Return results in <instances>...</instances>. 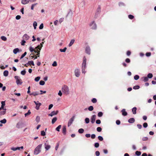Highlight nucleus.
I'll return each instance as SVG.
<instances>
[{
  "mask_svg": "<svg viewBox=\"0 0 156 156\" xmlns=\"http://www.w3.org/2000/svg\"><path fill=\"white\" fill-rule=\"evenodd\" d=\"M43 27H44L43 24V23H42L40 25L39 27V28L40 29H42L43 28Z\"/></svg>",
  "mask_w": 156,
  "mask_h": 156,
  "instance_id": "58",
  "label": "nucleus"
},
{
  "mask_svg": "<svg viewBox=\"0 0 156 156\" xmlns=\"http://www.w3.org/2000/svg\"><path fill=\"white\" fill-rule=\"evenodd\" d=\"M57 118L56 117H54L52 120L51 123L54 124L57 121Z\"/></svg>",
  "mask_w": 156,
  "mask_h": 156,
  "instance_id": "24",
  "label": "nucleus"
},
{
  "mask_svg": "<svg viewBox=\"0 0 156 156\" xmlns=\"http://www.w3.org/2000/svg\"><path fill=\"white\" fill-rule=\"evenodd\" d=\"M129 18L130 19H132L134 18V16L131 15H129L128 16Z\"/></svg>",
  "mask_w": 156,
  "mask_h": 156,
  "instance_id": "56",
  "label": "nucleus"
},
{
  "mask_svg": "<svg viewBox=\"0 0 156 156\" xmlns=\"http://www.w3.org/2000/svg\"><path fill=\"white\" fill-rule=\"evenodd\" d=\"M103 113L102 112H99L98 114V115L99 117H101L103 115Z\"/></svg>",
  "mask_w": 156,
  "mask_h": 156,
  "instance_id": "36",
  "label": "nucleus"
},
{
  "mask_svg": "<svg viewBox=\"0 0 156 156\" xmlns=\"http://www.w3.org/2000/svg\"><path fill=\"white\" fill-rule=\"evenodd\" d=\"M29 50L31 52H32L34 51V49L31 46L29 48Z\"/></svg>",
  "mask_w": 156,
  "mask_h": 156,
  "instance_id": "54",
  "label": "nucleus"
},
{
  "mask_svg": "<svg viewBox=\"0 0 156 156\" xmlns=\"http://www.w3.org/2000/svg\"><path fill=\"white\" fill-rule=\"evenodd\" d=\"M151 52H147L146 54V55L147 57L150 56L151 55Z\"/></svg>",
  "mask_w": 156,
  "mask_h": 156,
  "instance_id": "62",
  "label": "nucleus"
},
{
  "mask_svg": "<svg viewBox=\"0 0 156 156\" xmlns=\"http://www.w3.org/2000/svg\"><path fill=\"white\" fill-rule=\"evenodd\" d=\"M4 111H2L0 112V114L1 115H4L5 113V112H6L5 110L6 109H4Z\"/></svg>",
  "mask_w": 156,
  "mask_h": 156,
  "instance_id": "37",
  "label": "nucleus"
},
{
  "mask_svg": "<svg viewBox=\"0 0 156 156\" xmlns=\"http://www.w3.org/2000/svg\"><path fill=\"white\" fill-rule=\"evenodd\" d=\"M42 147V144H40L37 146L35 148L34 154L35 155H37L41 153V148Z\"/></svg>",
  "mask_w": 156,
  "mask_h": 156,
  "instance_id": "1",
  "label": "nucleus"
},
{
  "mask_svg": "<svg viewBox=\"0 0 156 156\" xmlns=\"http://www.w3.org/2000/svg\"><path fill=\"white\" fill-rule=\"evenodd\" d=\"M95 154L96 156H99L100 155V152L98 151H97L95 152Z\"/></svg>",
  "mask_w": 156,
  "mask_h": 156,
  "instance_id": "63",
  "label": "nucleus"
},
{
  "mask_svg": "<svg viewBox=\"0 0 156 156\" xmlns=\"http://www.w3.org/2000/svg\"><path fill=\"white\" fill-rule=\"evenodd\" d=\"M62 91L63 94L67 95L69 94L70 90L69 87L66 85L63 86L62 88Z\"/></svg>",
  "mask_w": 156,
  "mask_h": 156,
  "instance_id": "2",
  "label": "nucleus"
},
{
  "mask_svg": "<svg viewBox=\"0 0 156 156\" xmlns=\"http://www.w3.org/2000/svg\"><path fill=\"white\" fill-rule=\"evenodd\" d=\"M39 84L40 85H43L44 84H45V82L44 81H43V80H41L40 81V82H39Z\"/></svg>",
  "mask_w": 156,
  "mask_h": 156,
  "instance_id": "44",
  "label": "nucleus"
},
{
  "mask_svg": "<svg viewBox=\"0 0 156 156\" xmlns=\"http://www.w3.org/2000/svg\"><path fill=\"white\" fill-rule=\"evenodd\" d=\"M102 130V129L100 127H98L97 128V130L98 132H100Z\"/></svg>",
  "mask_w": 156,
  "mask_h": 156,
  "instance_id": "53",
  "label": "nucleus"
},
{
  "mask_svg": "<svg viewBox=\"0 0 156 156\" xmlns=\"http://www.w3.org/2000/svg\"><path fill=\"white\" fill-rule=\"evenodd\" d=\"M46 133L44 130L41 131V135L42 136H44L45 135Z\"/></svg>",
  "mask_w": 156,
  "mask_h": 156,
  "instance_id": "50",
  "label": "nucleus"
},
{
  "mask_svg": "<svg viewBox=\"0 0 156 156\" xmlns=\"http://www.w3.org/2000/svg\"><path fill=\"white\" fill-rule=\"evenodd\" d=\"M84 130L83 129L81 128L78 130V132L80 133H83Z\"/></svg>",
  "mask_w": 156,
  "mask_h": 156,
  "instance_id": "30",
  "label": "nucleus"
},
{
  "mask_svg": "<svg viewBox=\"0 0 156 156\" xmlns=\"http://www.w3.org/2000/svg\"><path fill=\"white\" fill-rule=\"evenodd\" d=\"M101 12V7L100 6H99L97 8L96 10V12L95 13V16L96 18L98 14H99Z\"/></svg>",
  "mask_w": 156,
  "mask_h": 156,
  "instance_id": "9",
  "label": "nucleus"
},
{
  "mask_svg": "<svg viewBox=\"0 0 156 156\" xmlns=\"http://www.w3.org/2000/svg\"><path fill=\"white\" fill-rule=\"evenodd\" d=\"M90 26L91 27V28L95 29L97 28V26L94 21H92L90 24Z\"/></svg>",
  "mask_w": 156,
  "mask_h": 156,
  "instance_id": "7",
  "label": "nucleus"
},
{
  "mask_svg": "<svg viewBox=\"0 0 156 156\" xmlns=\"http://www.w3.org/2000/svg\"><path fill=\"white\" fill-rule=\"evenodd\" d=\"M143 81L144 82H147L148 81V79L147 77H144L142 78Z\"/></svg>",
  "mask_w": 156,
  "mask_h": 156,
  "instance_id": "28",
  "label": "nucleus"
},
{
  "mask_svg": "<svg viewBox=\"0 0 156 156\" xmlns=\"http://www.w3.org/2000/svg\"><path fill=\"white\" fill-rule=\"evenodd\" d=\"M75 118V115H73L69 120L68 123V127L70 126L73 123Z\"/></svg>",
  "mask_w": 156,
  "mask_h": 156,
  "instance_id": "4",
  "label": "nucleus"
},
{
  "mask_svg": "<svg viewBox=\"0 0 156 156\" xmlns=\"http://www.w3.org/2000/svg\"><path fill=\"white\" fill-rule=\"evenodd\" d=\"M85 51L87 54L89 55L90 54V47L89 46L87 47L86 48Z\"/></svg>",
  "mask_w": 156,
  "mask_h": 156,
  "instance_id": "14",
  "label": "nucleus"
},
{
  "mask_svg": "<svg viewBox=\"0 0 156 156\" xmlns=\"http://www.w3.org/2000/svg\"><path fill=\"white\" fill-rule=\"evenodd\" d=\"M33 26L34 27V29H36V27L37 26V23L36 22L34 21L33 24Z\"/></svg>",
  "mask_w": 156,
  "mask_h": 156,
  "instance_id": "27",
  "label": "nucleus"
},
{
  "mask_svg": "<svg viewBox=\"0 0 156 156\" xmlns=\"http://www.w3.org/2000/svg\"><path fill=\"white\" fill-rule=\"evenodd\" d=\"M75 75L77 77H79L80 74V70L78 69H76L74 71Z\"/></svg>",
  "mask_w": 156,
  "mask_h": 156,
  "instance_id": "6",
  "label": "nucleus"
},
{
  "mask_svg": "<svg viewBox=\"0 0 156 156\" xmlns=\"http://www.w3.org/2000/svg\"><path fill=\"white\" fill-rule=\"evenodd\" d=\"M137 156H140L141 154V153L140 151H136L135 152Z\"/></svg>",
  "mask_w": 156,
  "mask_h": 156,
  "instance_id": "38",
  "label": "nucleus"
},
{
  "mask_svg": "<svg viewBox=\"0 0 156 156\" xmlns=\"http://www.w3.org/2000/svg\"><path fill=\"white\" fill-rule=\"evenodd\" d=\"M86 68L83 67H81V71L83 73H85L86 72L85 71V69Z\"/></svg>",
  "mask_w": 156,
  "mask_h": 156,
  "instance_id": "34",
  "label": "nucleus"
},
{
  "mask_svg": "<svg viewBox=\"0 0 156 156\" xmlns=\"http://www.w3.org/2000/svg\"><path fill=\"white\" fill-rule=\"evenodd\" d=\"M31 112H30V110H29L28 112L26 113H25L24 115L25 117L27 116V115H30L31 114Z\"/></svg>",
  "mask_w": 156,
  "mask_h": 156,
  "instance_id": "41",
  "label": "nucleus"
},
{
  "mask_svg": "<svg viewBox=\"0 0 156 156\" xmlns=\"http://www.w3.org/2000/svg\"><path fill=\"white\" fill-rule=\"evenodd\" d=\"M92 102L94 103H96L97 101V99L95 98H93L91 100Z\"/></svg>",
  "mask_w": 156,
  "mask_h": 156,
  "instance_id": "48",
  "label": "nucleus"
},
{
  "mask_svg": "<svg viewBox=\"0 0 156 156\" xmlns=\"http://www.w3.org/2000/svg\"><path fill=\"white\" fill-rule=\"evenodd\" d=\"M96 118V115H94L92 116L90 120L92 124L94 123L95 122Z\"/></svg>",
  "mask_w": 156,
  "mask_h": 156,
  "instance_id": "11",
  "label": "nucleus"
},
{
  "mask_svg": "<svg viewBox=\"0 0 156 156\" xmlns=\"http://www.w3.org/2000/svg\"><path fill=\"white\" fill-rule=\"evenodd\" d=\"M9 72L7 70H5L3 72V75L5 76H8Z\"/></svg>",
  "mask_w": 156,
  "mask_h": 156,
  "instance_id": "25",
  "label": "nucleus"
},
{
  "mask_svg": "<svg viewBox=\"0 0 156 156\" xmlns=\"http://www.w3.org/2000/svg\"><path fill=\"white\" fill-rule=\"evenodd\" d=\"M58 112V111H53L51 112L50 114H49L48 115L52 117L54 115H57Z\"/></svg>",
  "mask_w": 156,
  "mask_h": 156,
  "instance_id": "12",
  "label": "nucleus"
},
{
  "mask_svg": "<svg viewBox=\"0 0 156 156\" xmlns=\"http://www.w3.org/2000/svg\"><path fill=\"white\" fill-rule=\"evenodd\" d=\"M19 52V49L18 48H16L13 49V53L16 54H17V52Z\"/></svg>",
  "mask_w": 156,
  "mask_h": 156,
  "instance_id": "19",
  "label": "nucleus"
},
{
  "mask_svg": "<svg viewBox=\"0 0 156 156\" xmlns=\"http://www.w3.org/2000/svg\"><path fill=\"white\" fill-rule=\"evenodd\" d=\"M28 64L30 65H32L33 66L34 65V62L32 61H29L28 62Z\"/></svg>",
  "mask_w": 156,
  "mask_h": 156,
  "instance_id": "32",
  "label": "nucleus"
},
{
  "mask_svg": "<svg viewBox=\"0 0 156 156\" xmlns=\"http://www.w3.org/2000/svg\"><path fill=\"white\" fill-rule=\"evenodd\" d=\"M26 43V41L25 40H22V41H21V45H24V44H25V43Z\"/></svg>",
  "mask_w": 156,
  "mask_h": 156,
  "instance_id": "55",
  "label": "nucleus"
},
{
  "mask_svg": "<svg viewBox=\"0 0 156 156\" xmlns=\"http://www.w3.org/2000/svg\"><path fill=\"white\" fill-rule=\"evenodd\" d=\"M1 104H2L1 107V108H2V109H4V106L5 105V101H2L1 102Z\"/></svg>",
  "mask_w": 156,
  "mask_h": 156,
  "instance_id": "23",
  "label": "nucleus"
},
{
  "mask_svg": "<svg viewBox=\"0 0 156 156\" xmlns=\"http://www.w3.org/2000/svg\"><path fill=\"white\" fill-rule=\"evenodd\" d=\"M52 66H57V63L56 61H54L53 64H52Z\"/></svg>",
  "mask_w": 156,
  "mask_h": 156,
  "instance_id": "57",
  "label": "nucleus"
},
{
  "mask_svg": "<svg viewBox=\"0 0 156 156\" xmlns=\"http://www.w3.org/2000/svg\"><path fill=\"white\" fill-rule=\"evenodd\" d=\"M148 138L147 137H144L142 138V140L143 141H146L148 140Z\"/></svg>",
  "mask_w": 156,
  "mask_h": 156,
  "instance_id": "61",
  "label": "nucleus"
},
{
  "mask_svg": "<svg viewBox=\"0 0 156 156\" xmlns=\"http://www.w3.org/2000/svg\"><path fill=\"white\" fill-rule=\"evenodd\" d=\"M96 123L97 124H100L101 123V120L99 119L97 120L96 121Z\"/></svg>",
  "mask_w": 156,
  "mask_h": 156,
  "instance_id": "59",
  "label": "nucleus"
},
{
  "mask_svg": "<svg viewBox=\"0 0 156 156\" xmlns=\"http://www.w3.org/2000/svg\"><path fill=\"white\" fill-rule=\"evenodd\" d=\"M26 71L25 70L22 71L21 72V74L23 75H25L26 74Z\"/></svg>",
  "mask_w": 156,
  "mask_h": 156,
  "instance_id": "49",
  "label": "nucleus"
},
{
  "mask_svg": "<svg viewBox=\"0 0 156 156\" xmlns=\"http://www.w3.org/2000/svg\"><path fill=\"white\" fill-rule=\"evenodd\" d=\"M7 120L5 119H3L0 121V122L2 123L5 124L6 123Z\"/></svg>",
  "mask_w": 156,
  "mask_h": 156,
  "instance_id": "26",
  "label": "nucleus"
},
{
  "mask_svg": "<svg viewBox=\"0 0 156 156\" xmlns=\"http://www.w3.org/2000/svg\"><path fill=\"white\" fill-rule=\"evenodd\" d=\"M40 120V117L39 116H37L36 117V119H35L36 121L38 123L39 122Z\"/></svg>",
  "mask_w": 156,
  "mask_h": 156,
  "instance_id": "45",
  "label": "nucleus"
},
{
  "mask_svg": "<svg viewBox=\"0 0 156 156\" xmlns=\"http://www.w3.org/2000/svg\"><path fill=\"white\" fill-rule=\"evenodd\" d=\"M66 49H67V48L66 47H65L63 49H59V50L61 52H64L66 51Z\"/></svg>",
  "mask_w": 156,
  "mask_h": 156,
  "instance_id": "33",
  "label": "nucleus"
},
{
  "mask_svg": "<svg viewBox=\"0 0 156 156\" xmlns=\"http://www.w3.org/2000/svg\"><path fill=\"white\" fill-rule=\"evenodd\" d=\"M85 122L86 124H88V123H89V122H90V119H89V118H86L85 119Z\"/></svg>",
  "mask_w": 156,
  "mask_h": 156,
  "instance_id": "31",
  "label": "nucleus"
},
{
  "mask_svg": "<svg viewBox=\"0 0 156 156\" xmlns=\"http://www.w3.org/2000/svg\"><path fill=\"white\" fill-rule=\"evenodd\" d=\"M94 147L96 148H98L99 147V144L98 143H96L94 144Z\"/></svg>",
  "mask_w": 156,
  "mask_h": 156,
  "instance_id": "52",
  "label": "nucleus"
},
{
  "mask_svg": "<svg viewBox=\"0 0 156 156\" xmlns=\"http://www.w3.org/2000/svg\"><path fill=\"white\" fill-rule=\"evenodd\" d=\"M38 94H39L37 92H33L30 94V95H33L34 96L37 95Z\"/></svg>",
  "mask_w": 156,
  "mask_h": 156,
  "instance_id": "21",
  "label": "nucleus"
},
{
  "mask_svg": "<svg viewBox=\"0 0 156 156\" xmlns=\"http://www.w3.org/2000/svg\"><path fill=\"white\" fill-rule=\"evenodd\" d=\"M27 54V52H25L23 54H22L20 58V59H22Z\"/></svg>",
  "mask_w": 156,
  "mask_h": 156,
  "instance_id": "47",
  "label": "nucleus"
},
{
  "mask_svg": "<svg viewBox=\"0 0 156 156\" xmlns=\"http://www.w3.org/2000/svg\"><path fill=\"white\" fill-rule=\"evenodd\" d=\"M75 42L74 39H72L71 40L69 44V47H71L72 45Z\"/></svg>",
  "mask_w": 156,
  "mask_h": 156,
  "instance_id": "20",
  "label": "nucleus"
},
{
  "mask_svg": "<svg viewBox=\"0 0 156 156\" xmlns=\"http://www.w3.org/2000/svg\"><path fill=\"white\" fill-rule=\"evenodd\" d=\"M34 102L36 105L35 108L37 110H39V109L40 106L41 105V104L38 101H34Z\"/></svg>",
  "mask_w": 156,
  "mask_h": 156,
  "instance_id": "8",
  "label": "nucleus"
},
{
  "mask_svg": "<svg viewBox=\"0 0 156 156\" xmlns=\"http://www.w3.org/2000/svg\"><path fill=\"white\" fill-rule=\"evenodd\" d=\"M59 146V144L58 143H57L56 144V146L55 147V150L56 151H57Z\"/></svg>",
  "mask_w": 156,
  "mask_h": 156,
  "instance_id": "60",
  "label": "nucleus"
},
{
  "mask_svg": "<svg viewBox=\"0 0 156 156\" xmlns=\"http://www.w3.org/2000/svg\"><path fill=\"white\" fill-rule=\"evenodd\" d=\"M61 125H59L56 129L55 130L58 132L60 131V129L61 128Z\"/></svg>",
  "mask_w": 156,
  "mask_h": 156,
  "instance_id": "29",
  "label": "nucleus"
},
{
  "mask_svg": "<svg viewBox=\"0 0 156 156\" xmlns=\"http://www.w3.org/2000/svg\"><path fill=\"white\" fill-rule=\"evenodd\" d=\"M140 88L139 86L138 85L135 86L133 87V89L135 90L138 89Z\"/></svg>",
  "mask_w": 156,
  "mask_h": 156,
  "instance_id": "43",
  "label": "nucleus"
},
{
  "mask_svg": "<svg viewBox=\"0 0 156 156\" xmlns=\"http://www.w3.org/2000/svg\"><path fill=\"white\" fill-rule=\"evenodd\" d=\"M93 109H94V108L92 106H89L88 108V110L90 111H92L93 110Z\"/></svg>",
  "mask_w": 156,
  "mask_h": 156,
  "instance_id": "46",
  "label": "nucleus"
},
{
  "mask_svg": "<svg viewBox=\"0 0 156 156\" xmlns=\"http://www.w3.org/2000/svg\"><path fill=\"white\" fill-rule=\"evenodd\" d=\"M14 78L16 80V83L17 85H20L22 84V81L19 76H14Z\"/></svg>",
  "mask_w": 156,
  "mask_h": 156,
  "instance_id": "3",
  "label": "nucleus"
},
{
  "mask_svg": "<svg viewBox=\"0 0 156 156\" xmlns=\"http://www.w3.org/2000/svg\"><path fill=\"white\" fill-rule=\"evenodd\" d=\"M143 126L144 128H146L147 126V124L146 122H145L143 124Z\"/></svg>",
  "mask_w": 156,
  "mask_h": 156,
  "instance_id": "64",
  "label": "nucleus"
},
{
  "mask_svg": "<svg viewBox=\"0 0 156 156\" xmlns=\"http://www.w3.org/2000/svg\"><path fill=\"white\" fill-rule=\"evenodd\" d=\"M147 76L148 78H151L153 77V75L151 73H149L147 75Z\"/></svg>",
  "mask_w": 156,
  "mask_h": 156,
  "instance_id": "35",
  "label": "nucleus"
},
{
  "mask_svg": "<svg viewBox=\"0 0 156 156\" xmlns=\"http://www.w3.org/2000/svg\"><path fill=\"white\" fill-rule=\"evenodd\" d=\"M30 38V37L27 34H24L23 37V40L25 41L28 40Z\"/></svg>",
  "mask_w": 156,
  "mask_h": 156,
  "instance_id": "13",
  "label": "nucleus"
},
{
  "mask_svg": "<svg viewBox=\"0 0 156 156\" xmlns=\"http://www.w3.org/2000/svg\"><path fill=\"white\" fill-rule=\"evenodd\" d=\"M135 122V119L133 118H131L128 120V122L131 123H133Z\"/></svg>",
  "mask_w": 156,
  "mask_h": 156,
  "instance_id": "18",
  "label": "nucleus"
},
{
  "mask_svg": "<svg viewBox=\"0 0 156 156\" xmlns=\"http://www.w3.org/2000/svg\"><path fill=\"white\" fill-rule=\"evenodd\" d=\"M136 107H134L132 109V111L133 113V114H136Z\"/></svg>",
  "mask_w": 156,
  "mask_h": 156,
  "instance_id": "22",
  "label": "nucleus"
},
{
  "mask_svg": "<svg viewBox=\"0 0 156 156\" xmlns=\"http://www.w3.org/2000/svg\"><path fill=\"white\" fill-rule=\"evenodd\" d=\"M1 39L3 41H6L7 40V38L4 36H2L1 37Z\"/></svg>",
  "mask_w": 156,
  "mask_h": 156,
  "instance_id": "42",
  "label": "nucleus"
},
{
  "mask_svg": "<svg viewBox=\"0 0 156 156\" xmlns=\"http://www.w3.org/2000/svg\"><path fill=\"white\" fill-rule=\"evenodd\" d=\"M62 133H63L64 135H65L66 133V126H64L62 128Z\"/></svg>",
  "mask_w": 156,
  "mask_h": 156,
  "instance_id": "17",
  "label": "nucleus"
},
{
  "mask_svg": "<svg viewBox=\"0 0 156 156\" xmlns=\"http://www.w3.org/2000/svg\"><path fill=\"white\" fill-rule=\"evenodd\" d=\"M40 79V77L39 76H37L35 78L34 80L35 81H36V82H38L39 80Z\"/></svg>",
  "mask_w": 156,
  "mask_h": 156,
  "instance_id": "39",
  "label": "nucleus"
},
{
  "mask_svg": "<svg viewBox=\"0 0 156 156\" xmlns=\"http://www.w3.org/2000/svg\"><path fill=\"white\" fill-rule=\"evenodd\" d=\"M44 146L46 151L48 150L51 147V146L46 143L44 144Z\"/></svg>",
  "mask_w": 156,
  "mask_h": 156,
  "instance_id": "10",
  "label": "nucleus"
},
{
  "mask_svg": "<svg viewBox=\"0 0 156 156\" xmlns=\"http://www.w3.org/2000/svg\"><path fill=\"white\" fill-rule=\"evenodd\" d=\"M30 0H22L21 3L25 5L29 3Z\"/></svg>",
  "mask_w": 156,
  "mask_h": 156,
  "instance_id": "15",
  "label": "nucleus"
},
{
  "mask_svg": "<svg viewBox=\"0 0 156 156\" xmlns=\"http://www.w3.org/2000/svg\"><path fill=\"white\" fill-rule=\"evenodd\" d=\"M134 78L135 80H137L139 78V76L138 75H136L134 76Z\"/></svg>",
  "mask_w": 156,
  "mask_h": 156,
  "instance_id": "40",
  "label": "nucleus"
},
{
  "mask_svg": "<svg viewBox=\"0 0 156 156\" xmlns=\"http://www.w3.org/2000/svg\"><path fill=\"white\" fill-rule=\"evenodd\" d=\"M83 62L82 64V67L86 68L87 67V59L85 56L83 57Z\"/></svg>",
  "mask_w": 156,
  "mask_h": 156,
  "instance_id": "5",
  "label": "nucleus"
},
{
  "mask_svg": "<svg viewBox=\"0 0 156 156\" xmlns=\"http://www.w3.org/2000/svg\"><path fill=\"white\" fill-rule=\"evenodd\" d=\"M98 140L101 141H102L103 140V137L101 136H98Z\"/></svg>",
  "mask_w": 156,
  "mask_h": 156,
  "instance_id": "51",
  "label": "nucleus"
},
{
  "mask_svg": "<svg viewBox=\"0 0 156 156\" xmlns=\"http://www.w3.org/2000/svg\"><path fill=\"white\" fill-rule=\"evenodd\" d=\"M121 112H122V115H123V116H126L127 115V113L125 109H122V110Z\"/></svg>",
  "mask_w": 156,
  "mask_h": 156,
  "instance_id": "16",
  "label": "nucleus"
}]
</instances>
